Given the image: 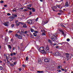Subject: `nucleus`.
I'll return each instance as SVG.
<instances>
[{"instance_id":"obj_26","label":"nucleus","mask_w":73,"mask_h":73,"mask_svg":"<svg viewBox=\"0 0 73 73\" xmlns=\"http://www.w3.org/2000/svg\"><path fill=\"white\" fill-rule=\"evenodd\" d=\"M23 27V28H27V25H26V24L24 25Z\"/></svg>"},{"instance_id":"obj_61","label":"nucleus","mask_w":73,"mask_h":73,"mask_svg":"<svg viewBox=\"0 0 73 73\" xmlns=\"http://www.w3.org/2000/svg\"><path fill=\"white\" fill-rule=\"evenodd\" d=\"M40 1L41 2H42V1H43L42 0H40Z\"/></svg>"},{"instance_id":"obj_60","label":"nucleus","mask_w":73,"mask_h":73,"mask_svg":"<svg viewBox=\"0 0 73 73\" xmlns=\"http://www.w3.org/2000/svg\"><path fill=\"white\" fill-rule=\"evenodd\" d=\"M19 70H20V71H21V68H19Z\"/></svg>"},{"instance_id":"obj_17","label":"nucleus","mask_w":73,"mask_h":73,"mask_svg":"<svg viewBox=\"0 0 73 73\" xmlns=\"http://www.w3.org/2000/svg\"><path fill=\"white\" fill-rule=\"evenodd\" d=\"M38 62L39 64H42V61L41 60H38Z\"/></svg>"},{"instance_id":"obj_36","label":"nucleus","mask_w":73,"mask_h":73,"mask_svg":"<svg viewBox=\"0 0 73 73\" xmlns=\"http://www.w3.org/2000/svg\"><path fill=\"white\" fill-rule=\"evenodd\" d=\"M61 27H64V28H65V26H64V25L62 24H61Z\"/></svg>"},{"instance_id":"obj_14","label":"nucleus","mask_w":73,"mask_h":73,"mask_svg":"<svg viewBox=\"0 0 73 73\" xmlns=\"http://www.w3.org/2000/svg\"><path fill=\"white\" fill-rule=\"evenodd\" d=\"M31 7H32V5H30L27 6V7H28L27 9H28V8H30Z\"/></svg>"},{"instance_id":"obj_4","label":"nucleus","mask_w":73,"mask_h":73,"mask_svg":"<svg viewBox=\"0 0 73 73\" xmlns=\"http://www.w3.org/2000/svg\"><path fill=\"white\" fill-rule=\"evenodd\" d=\"M9 39V38L7 36H5V38H4V41L5 42H7L8 41V40Z\"/></svg>"},{"instance_id":"obj_11","label":"nucleus","mask_w":73,"mask_h":73,"mask_svg":"<svg viewBox=\"0 0 73 73\" xmlns=\"http://www.w3.org/2000/svg\"><path fill=\"white\" fill-rule=\"evenodd\" d=\"M9 19H10V21H12L13 19V17L12 16L10 17H9Z\"/></svg>"},{"instance_id":"obj_44","label":"nucleus","mask_w":73,"mask_h":73,"mask_svg":"<svg viewBox=\"0 0 73 73\" xmlns=\"http://www.w3.org/2000/svg\"><path fill=\"white\" fill-rule=\"evenodd\" d=\"M67 41H70V39L69 38H67Z\"/></svg>"},{"instance_id":"obj_12","label":"nucleus","mask_w":73,"mask_h":73,"mask_svg":"<svg viewBox=\"0 0 73 73\" xmlns=\"http://www.w3.org/2000/svg\"><path fill=\"white\" fill-rule=\"evenodd\" d=\"M65 6V7H68V6H69V4H68V2H66Z\"/></svg>"},{"instance_id":"obj_41","label":"nucleus","mask_w":73,"mask_h":73,"mask_svg":"<svg viewBox=\"0 0 73 73\" xmlns=\"http://www.w3.org/2000/svg\"><path fill=\"white\" fill-rule=\"evenodd\" d=\"M38 18H37L36 19H35V20L36 21H38Z\"/></svg>"},{"instance_id":"obj_57","label":"nucleus","mask_w":73,"mask_h":73,"mask_svg":"<svg viewBox=\"0 0 73 73\" xmlns=\"http://www.w3.org/2000/svg\"><path fill=\"white\" fill-rule=\"evenodd\" d=\"M7 64H10V62H7Z\"/></svg>"},{"instance_id":"obj_40","label":"nucleus","mask_w":73,"mask_h":73,"mask_svg":"<svg viewBox=\"0 0 73 73\" xmlns=\"http://www.w3.org/2000/svg\"><path fill=\"white\" fill-rule=\"evenodd\" d=\"M42 36H45V33H43L42 34Z\"/></svg>"},{"instance_id":"obj_9","label":"nucleus","mask_w":73,"mask_h":73,"mask_svg":"<svg viewBox=\"0 0 73 73\" xmlns=\"http://www.w3.org/2000/svg\"><path fill=\"white\" fill-rule=\"evenodd\" d=\"M48 41L50 43L51 45H53V43H52V41L51 40L49 39L48 40Z\"/></svg>"},{"instance_id":"obj_15","label":"nucleus","mask_w":73,"mask_h":73,"mask_svg":"<svg viewBox=\"0 0 73 73\" xmlns=\"http://www.w3.org/2000/svg\"><path fill=\"white\" fill-rule=\"evenodd\" d=\"M37 73H44V71H37Z\"/></svg>"},{"instance_id":"obj_27","label":"nucleus","mask_w":73,"mask_h":73,"mask_svg":"<svg viewBox=\"0 0 73 73\" xmlns=\"http://www.w3.org/2000/svg\"><path fill=\"white\" fill-rule=\"evenodd\" d=\"M56 7H58V8H60V9H61L62 8V7L61 8H60V6H59L58 5H56Z\"/></svg>"},{"instance_id":"obj_1","label":"nucleus","mask_w":73,"mask_h":73,"mask_svg":"<svg viewBox=\"0 0 73 73\" xmlns=\"http://www.w3.org/2000/svg\"><path fill=\"white\" fill-rule=\"evenodd\" d=\"M49 36L50 37H51V39H52L53 41H56L57 39V38L56 37V34H55L54 35L52 34H50L49 35Z\"/></svg>"},{"instance_id":"obj_24","label":"nucleus","mask_w":73,"mask_h":73,"mask_svg":"<svg viewBox=\"0 0 73 73\" xmlns=\"http://www.w3.org/2000/svg\"><path fill=\"white\" fill-rule=\"evenodd\" d=\"M32 10L33 12H35V9L33 8H32Z\"/></svg>"},{"instance_id":"obj_31","label":"nucleus","mask_w":73,"mask_h":73,"mask_svg":"<svg viewBox=\"0 0 73 73\" xmlns=\"http://www.w3.org/2000/svg\"><path fill=\"white\" fill-rule=\"evenodd\" d=\"M33 35H34L35 37H36V36H37V34H35V33H33Z\"/></svg>"},{"instance_id":"obj_16","label":"nucleus","mask_w":73,"mask_h":73,"mask_svg":"<svg viewBox=\"0 0 73 73\" xmlns=\"http://www.w3.org/2000/svg\"><path fill=\"white\" fill-rule=\"evenodd\" d=\"M24 33H25L24 31H21L20 32V35H23V34H24Z\"/></svg>"},{"instance_id":"obj_35","label":"nucleus","mask_w":73,"mask_h":73,"mask_svg":"<svg viewBox=\"0 0 73 73\" xmlns=\"http://www.w3.org/2000/svg\"><path fill=\"white\" fill-rule=\"evenodd\" d=\"M14 26H15V25H12L11 26V28H13L14 27Z\"/></svg>"},{"instance_id":"obj_43","label":"nucleus","mask_w":73,"mask_h":73,"mask_svg":"<svg viewBox=\"0 0 73 73\" xmlns=\"http://www.w3.org/2000/svg\"><path fill=\"white\" fill-rule=\"evenodd\" d=\"M11 14L9 13H8L7 14V15L8 16H11Z\"/></svg>"},{"instance_id":"obj_51","label":"nucleus","mask_w":73,"mask_h":73,"mask_svg":"<svg viewBox=\"0 0 73 73\" xmlns=\"http://www.w3.org/2000/svg\"><path fill=\"white\" fill-rule=\"evenodd\" d=\"M28 33V32H27V31H25V34H26Z\"/></svg>"},{"instance_id":"obj_18","label":"nucleus","mask_w":73,"mask_h":73,"mask_svg":"<svg viewBox=\"0 0 73 73\" xmlns=\"http://www.w3.org/2000/svg\"><path fill=\"white\" fill-rule=\"evenodd\" d=\"M8 48L9 49H11L12 48V47H11V45H8Z\"/></svg>"},{"instance_id":"obj_49","label":"nucleus","mask_w":73,"mask_h":73,"mask_svg":"<svg viewBox=\"0 0 73 73\" xmlns=\"http://www.w3.org/2000/svg\"><path fill=\"white\" fill-rule=\"evenodd\" d=\"M54 8L56 9V8H57V7H56V6H54Z\"/></svg>"},{"instance_id":"obj_39","label":"nucleus","mask_w":73,"mask_h":73,"mask_svg":"<svg viewBox=\"0 0 73 73\" xmlns=\"http://www.w3.org/2000/svg\"><path fill=\"white\" fill-rule=\"evenodd\" d=\"M3 67H1V66H0V70H2Z\"/></svg>"},{"instance_id":"obj_22","label":"nucleus","mask_w":73,"mask_h":73,"mask_svg":"<svg viewBox=\"0 0 73 73\" xmlns=\"http://www.w3.org/2000/svg\"><path fill=\"white\" fill-rule=\"evenodd\" d=\"M31 32H34V29H33L31 28Z\"/></svg>"},{"instance_id":"obj_23","label":"nucleus","mask_w":73,"mask_h":73,"mask_svg":"<svg viewBox=\"0 0 73 73\" xmlns=\"http://www.w3.org/2000/svg\"><path fill=\"white\" fill-rule=\"evenodd\" d=\"M54 56H58V52H56L55 53Z\"/></svg>"},{"instance_id":"obj_32","label":"nucleus","mask_w":73,"mask_h":73,"mask_svg":"<svg viewBox=\"0 0 73 73\" xmlns=\"http://www.w3.org/2000/svg\"><path fill=\"white\" fill-rule=\"evenodd\" d=\"M62 34L63 35V36H64V37H65V36H66L65 35V34L64 33V32H62Z\"/></svg>"},{"instance_id":"obj_58","label":"nucleus","mask_w":73,"mask_h":73,"mask_svg":"<svg viewBox=\"0 0 73 73\" xmlns=\"http://www.w3.org/2000/svg\"><path fill=\"white\" fill-rule=\"evenodd\" d=\"M7 5H4V7H7Z\"/></svg>"},{"instance_id":"obj_53","label":"nucleus","mask_w":73,"mask_h":73,"mask_svg":"<svg viewBox=\"0 0 73 73\" xmlns=\"http://www.w3.org/2000/svg\"><path fill=\"white\" fill-rule=\"evenodd\" d=\"M15 36L16 37H17V36H18V35L17 34H15Z\"/></svg>"},{"instance_id":"obj_21","label":"nucleus","mask_w":73,"mask_h":73,"mask_svg":"<svg viewBox=\"0 0 73 73\" xmlns=\"http://www.w3.org/2000/svg\"><path fill=\"white\" fill-rule=\"evenodd\" d=\"M12 11L13 12H17V10L16 8H14L13 10Z\"/></svg>"},{"instance_id":"obj_59","label":"nucleus","mask_w":73,"mask_h":73,"mask_svg":"<svg viewBox=\"0 0 73 73\" xmlns=\"http://www.w3.org/2000/svg\"><path fill=\"white\" fill-rule=\"evenodd\" d=\"M20 30L19 31L17 32V33H20Z\"/></svg>"},{"instance_id":"obj_6","label":"nucleus","mask_w":73,"mask_h":73,"mask_svg":"<svg viewBox=\"0 0 73 73\" xmlns=\"http://www.w3.org/2000/svg\"><path fill=\"white\" fill-rule=\"evenodd\" d=\"M44 61L46 62H49L50 61V59L49 58H46L44 59Z\"/></svg>"},{"instance_id":"obj_2","label":"nucleus","mask_w":73,"mask_h":73,"mask_svg":"<svg viewBox=\"0 0 73 73\" xmlns=\"http://www.w3.org/2000/svg\"><path fill=\"white\" fill-rule=\"evenodd\" d=\"M38 50L39 52L42 53H46V51H45V49H44V47H40L38 49Z\"/></svg>"},{"instance_id":"obj_63","label":"nucleus","mask_w":73,"mask_h":73,"mask_svg":"<svg viewBox=\"0 0 73 73\" xmlns=\"http://www.w3.org/2000/svg\"><path fill=\"white\" fill-rule=\"evenodd\" d=\"M52 10L54 11H55V10L54 9L52 8Z\"/></svg>"},{"instance_id":"obj_45","label":"nucleus","mask_w":73,"mask_h":73,"mask_svg":"<svg viewBox=\"0 0 73 73\" xmlns=\"http://www.w3.org/2000/svg\"><path fill=\"white\" fill-rule=\"evenodd\" d=\"M32 8H28V9H30V10H31V9H32Z\"/></svg>"},{"instance_id":"obj_55","label":"nucleus","mask_w":73,"mask_h":73,"mask_svg":"<svg viewBox=\"0 0 73 73\" xmlns=\"http://www.w3.org/2000/svg\"><path fill=\"white\" fill-rule=\"evenodd\" d=\"M56 48H60V47H59V46H58L56 47Z\"/></svg>"},{"instance_id":"obj_10","label":"nucleus","mask_w":73,"mask_h":73,"mask_svg":"<svg viewBox=\"0 0 73 73\" xmlns=\"http://www.w3.org/2000/svg\"><path fill=\"white\" fill-rule=\"evenodd\" d=\"M8 23L9 22H6L5 23H3L4 25H5V26H6V27H8Z\"/></svg>"},{"instance_id":"obj_29","label":"nucleus","mask_w":73,"mask_h":73,"mask_svg":"<svg viewBox=\"0 0 73 73\" xmlns=\"http://www.w3.org/2000/svg\"><path fill=\"white\" fill-rule=\"evenodd\" d=\"M8 32L9 33H12V32H13V31H9Z\"/></svg>"},{"instance_id":"obj_33","label":"nucleus","mask_w":73,"mask_h":73,"mask_svg":"<svg viewBox=\"0 0 73 73\" xmlns=\"http://www.w3.org/2000/svg\"><path fill=\"white\" fill-rule=\"evenodd\" d=\"M34 32L35 33L37 34V33H38V31H35Z\"/></svg>"},{"instance_id":"obj_30","label":"nucleus","mask_w":73,"mask_h":73,"mask_svg":"<svg viewBox=\"0 0 73 73\" xmlns=\"http://www.w3.org/2000/svg\"><path fill=\"white\" fill-rule=\"evenodd\" d=\"M13 16L14 17H17V15L16 14H13Z\"/></svg>"},{"instance_id":"obj_62","label":"nucleus","mask_w":73,"mask_h":73,"mask_svg":"<svg viewBox=\"0 0 73 73\" xmlns=\"http://www.w3.org/2000/svg\"><path fill=\"white\" fill-rule=\"evenodd\" d=\"M14 49H15V47H13V50H14Z\"/></svg>"},{"instance_id":"obj_3","label":"nucleus","mask_w":73,"mask_h":73,"mask_svg":"<svg viewBox=\"0 0 73 73\" xmlns=\"http://www.w3.org/2000/svg\"><path fill=\"white\" fill-rule=\"evenodd\" d=\"M15 23H16V25L17 26H19V25L20 24V23L21 24H23V23H21V22L20 23V22H18V21H17V20L15 21Z\"/></svg>"},{"instance_id":"obj_48","label":"nucleus","mask_w":73,"mask_h":73,"mask_svg":"<svg viewBox=\"0 0 73 73\" xmlns=\"http://www.w3.org/2000/svg\"><path fill=\"white\" fill-rule=\"evenodd\" d=\"M66 55H68V56H69V53H66Z\"/></svg>"},{"instance_id":"obj_8","label":"nucleus","mask_w":73,"mask_h":73,"mask_svg":"<svg viewBox=\"0 0 73 73\" xmlns=\"http://www.w3.org/2000/svg\"><path fill=\"white\" fill-rule=\"evenodd\" d=\"M48 23V21H46L45 22H44V21H42V25H45V24H47Z\"/></svg>"},{"instance_id":"obj_38","label":"nucleus","mask_w":73,"mask_h":73,"mask_svg":"<svg viewBox=\"0 0 73 73\" xmlns=\"http://www.w3.org/2000/svg\"><path fill=\"white\" fill-rule=\"evenodd\" d=\"M22 66H23V67L24 68H25V67H26V66H25V65H24V64H23Z\"/></svg>"},{"instance_id":"obj_64","label":"nucleus","mask_w":73,"mask_h":73,"mask_svg":"<svg viewBox=\"0 0 73 73\" xmlns=\"http://www.w3.org/2000/svg\"><path fill=\"white\" fill-rule=\"evenodd\" d=\"M21 9H23V8L21 7L20 8Z\"/></svg>"},{"instance_id":"obj_7","label":"nucleus","mask_w":73,"mask_h":73,"mask_svg":"<svg viewBox=\"0 0 73 73\" xmlns=\"http://www.w3.org/2000/svg\"><path fill=\"white\" fill-rule=\"evenodd\" d=\"M49 47L48 46H47L46 47L45 50H46V52H49Z\"/></svg>"},{"instance_id":"obj_47","label":"nucleus","mask_w":73,"mask_h":73,"mask_svg":"<svg viewBox=\"0 0 73 73\" xmlns=\"http://www.w3.org/2000/svg\"><path fill=\"white\" fill-rule=\"evenodd\" d=\"M0 3H4V1H0Z\"/></svg>"},{"instance_id":"obj_50","label":"nucleus","mask_w":73,"mask_h":73,"mask_svg":"<svg viewBox=\"0 0 73 73\" xmlns=\"http://www.w3.org/2000/svg\"><path fill=\"white\" fill-rule=\"evenodd\" d=\"M10 56H13V53H11L10 54Z\"/></svg>"},{"instance_id":"obj_54","label":"nucleus","mask_w":73,"mask_h":73,"mask_svg":"<svg viewBox=\"0 0 73 73\" xmlns=\"http://www.w3.org/2000/svg\"><path fill=\"white\" fill-rule=\"evenodd\" d=\"M54 45H56V43H54L53 44Z\"/></svg>"},{"instance_id":"obj_52","label":"nucleus","mask_w":73,"mask_h":73,"mask_svg":"<svg viewBox=\"0 0 73 73\" xmlns=\"http://www.w3.org/2000/svg\"><path fill=\"white\" fill-rule=\"evenodd\" d=\"M61 70H62L63 71H64V70H65L63 68H62L61 69Z\"/></svg>"},{"instance_id":"obj_42","label":"nucleus","mask_w":73,"mask_h":73,"mask_svg":"<svg viewBox=\"0 0 73 73\" xmlns=\"http://www.w3.org/2000/svg\"><path fill=\"white\" fill-rule=\"evenodd\" d=\"M58 72H61V70H58Z\"/></svg>"},{"instance_id":"obj_34","label":"nucleus","mask_w":73,"mask_h":73,"mask_svg":"<svg viewBox=\"0 0 73 73\" xmlns=\"http://www.w3.org/2000/svg\"><path fill=\"white\" fill-rule=\"evenodd\" d=\"M29 58H28V56H27L26 58V61H28V59Z\"/></svg>"},{"instance_id":"obj_19","label":"nucleus","mask_w":73,"mask_h":73,"mask_svg":"<svg viewBox=\"0 0 73 73\" xmlns=\"http://www.w3.org/2000/svg\"><path fill=\"white\" fill-rule=\"evenodd\" d=\"M57 68L58 69H61V68H62V67L61 66H57Z\"/></svg>"},{"instance_id":"obj_25","label":"nucleus","mask_w":73,"mask_h":73,"mask_svg":"<svg viewBox=\"0 0 73 73\" xmlns=\"http://www.w3.org/2000/svg\"><path fill=\"white\" fill-rule=\"evenodd\" d=\"M23 12H25L26 11H28V10L27 9H25L24 10H23Z\"/></svg>"},{"instance_id":"obj_46","label":"nucleus","mask_w":73,"mask_h":73,"mask_svg":"<svg viewBox=\"0 0 73 73\" xmlns=\"http://www.w3.org/2000/svg\"><path fill=\"white\" fill-rule=\"evenodd\" d=\"M14 65H16V64L17 63V62H14Z\"/></svg>"},{"instance_id":"obj_5","label":"nucleus","mask_w":73,"mask_h":73,"mask_svg":"<svg viewBox=\"0 0 73 73\" xmlns=\"http://www.w3.org/2000/svg\"><path fill=\"white\" fill-rule=\"evenodd\" d=\"M27 23H28L29 24H31L32 23V20L31 19H29L27 21Z\"/></svg>"},{"instance_id":"obj_28","label":"nucleus","mask_w":73,"mask_h":73,"mask_svg":"<svg viewBox=\"0 0 73 73\" xmlns=\"http://www.w3.org/2000/svg\"><path fill=\"white\" fill-rule=\"evenodd\" d=\"M58 56H61V54L59 52H58Z\"/></svg>"},{"instance_id":"obj_13","label":"nucleus","mask_w":73,"mask_h":73,"mask_svg":"<svg viewBox=\"0 0 73 73\" xmlns=\"http://www.w3.org/2000/svg\"><path fill=\"white\" fill-rule=\"evenodd\" d=\"M18 38H19V39H21V38H22V36L21 35H19L18 36Z\"/></svg>"},{"instance_id":"obj_20","label":"nucleus","mask_w":73,"mask_h":73,"mask_svg":"<svg viewBox=\"0 0 73 73\" xmlns=\"http://www.w3.org/2000/svg\"><path fill=\"white\" fill-rule=\"evenodd\" d=\"M16 57H13V58H12V59L11 58L10 60H12H12H16Z\"/></svg>"},{"instance_id":"obj_56","label":"nucleus","mask_w":73,"mask_h":73,"mask_svg":"<svg viewBox=\"0 0 73 73\" xmlns=\"http://www.w3.org/2000/svg\"><path fill=\"white\" fill-rule=\"evenodd\" d=\"M13 55H16V53L15 52H13Z\"/></svg>"},{"instance_id":"obj_37","label":"nucleus","mask_w":73,"mask_h":73,"mask_svg":"<svg viewBox=\"0 0 73 73\" xmlns=\"http://www.w3.org/2000/svg\"><path fill=\"white\" fill-rule=\"evenodd\" d=\"M29 12V13H29V15H32V12H31V11H30Z\"/></svg>"}]
</instances>
